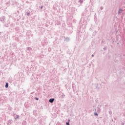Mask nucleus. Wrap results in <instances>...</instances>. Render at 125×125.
I'll use <instances>...</instances> for the list:
<instances>
[{"label":"nucleus","instance_id":"11","mask_svg":"<svg viewBox=\"0 0 125 125\" xmlns=\"http://www.w3.org/2000/svg\"><path fill=\"white\" fill-rule=\"evenodd\" d=\"M79 2L83 3V0H79Z\"/></svg>","mask_w":125,"mask_h":125},{"label":"nucleus","instance_id":"15","mask_svg":"<svg viewBox=\"0 0 125 125\" xmlns=\"http://www.w3.org/2000/svg\"><path fill=\"white\" fill-rule=\"evenodd\" d=\"M35 99V100H37V101L39 100L38 98L36 97Z\"/></svg>","mask_w":125,"mask_h":125},{"label":"nucleus","instance_id":"23","mask_svg":"<svg viewBox=\"0 0 125 125\" xmlns=\"http://www.w3.org/2000/svg\"><path fill=\"white\" fill-rule=\"evenodd\" d=\"M104 49H105V48H104Z\"/></svg>","mask_w":125,"mask_h":125},{"label":"nucleus","instance_id":"4","mask_svg":"<svg viewBox=\"0 0 125 125\" xmlns=\"http://www.w3.org/2000/svg\"><path fill=\"white\" fill-rule=\"evenodd\" d=\"M54 100H55V99L54 98L50 99L49 100V102L50 103H53V102H54Z\"/></svg>","mask_w":125,"mask_h":125},{"label":"nucleus","instance_id":"1","mask_svg":"<svg viewBox=\"0 0 125 125\" xmlns=\"http://www.w3.org/2000/svg\"><path fill=\"white\" fill-rule=\"evenodd\" d=\"M122 12H123V9L119 8L118 12V15H121Z\"/></svg>","mask_w":125,"mask_h":125},{"label":"nucleus","instance_id":"8","mask_svg":"<svg viewBox=\"0 0 125 125\" xmlns=\"http://www.w3.org/2000/svg\"><path fill=\"white\" fill-rule=\"evenodd\" d=\"M14 119H15L16 121L17 120V119H19V115H17L16 117H14Z\"/></svg>","mask_w":125,"mask_h":125},{"label":"nucleus","instance_id":"6","mask_svg":"<svg viewBox=\"0 0 125 125\" xmlns=\"http://www.w3.org/2000/svg\"><path fill=\"white\" fill-rule=\"evenodd\" d=\"M8 86H9L8 83H6V84H5V87L6 88H8Z\"/></svg>","mask_w":125,"mask_h":125},{"label":"nucleus","instance_id":"22","mask_svg":"<svg viewBox=\"0 0 125 125\" xmlns=\"http://www.w3.org/2000/svg\"><path fill=\"white\" fill-rule=\"evenodd\" d=\"M72 88H74V86H72Z\"/></svg>","mask_w":125,"mask_h":125},{"label":"nucleus","instance_id":"14","mask_svg":"<svg viewBox=\"0 0 125 125\" xmlns=\"http://www.w3.org/2000/svg\"><path fill=\"white\" fill-rule=\"evenodd\" d=\"M66 125H70V122H66Z\"/></svg>","mask_w":125,"mask_h":125},{"label":"nucleus","instance_id":"17","mask_svg":"<svg viewBox=\"0 0 125 125\" xmlns=\"http://www.w3.org/2000/svg\"><path fill=\"white\" fill-rule=\"evenodd\" d=\"M92 57H94V54L92 55Z\"/></svg>","mask_w":125,"mask_h":125},{"label":"nucleus","instance_id":"5","mask_svg":"<svg viewBox=\"0 0 125 125\" xmlns=\"http://www.w3.org/2000/svg\"><path fill=\"white\" fill-rule=\"evenodd\" d=\"M4 17H2L0 18V21H1V22H2V21H4Z\"/></svg>","mask_w":125,"mask_h":125},{"label":"nucleus","instance_id":"18","mask_svg":"<svg viewBox=\"0 0 125 125\" xmlns=\"http://www.w3.org/2000/svg\"><path fill=\"white\" fill-rule=\"evenodd\" d=\"M121 125H125V124L124 123L121 124Z\"/></svg>","mask_w":125,"mask_h":125},{"label":"nucleus","instance_id":"3","mask_svg":"<svg viewBox=\"0 0 125 125\" xmlns=\"http://www.w3.org/2000/svg\"><path fill=\"white\" fill-rule=\"evenodd\" d=\"M12 123H13L12 120H10L7 121V125H12Z\"/></svg>","mask_w":125,"mask_h":125},{"label":"nucleus","instance_id":"19","mask_svg":"<svg viewBox=\"0 0 125 125\" xmlns=\"http://www.w3.org/2000/svg\"><path fill=\"white\" fill-rule=\"evenodd\" d=\"M42 7H43L42 6L41 7V8H40L41 9H42Z\"/></svg>","mask_w":125,"mask_h":125},{"label":"nucleus","instance_id":"21","mask_svg":"<svg viewBox=\"0 0 125 125\" xmlns=\"http://www.w3.org/2000/svg\"><path fill=\"white\" fill-rule=\"evenodd\" d=\"M68 122L70 123V119H68Z\"/></svg>","mask_w":125,"mask_h":125},{"label":"nucleus","instance_id":"7","mask_svg":"<svg viewBox=\"0 0 125 125\" xmlns=\"http://www.w3.org/2000/svg\"><path fill=\"white\" fill-rule=\"evenodd\" d=\"M26 15H27V16H30V15H31V13H30L29 12H26Z\"/></svg>","mask_w":125,"mask_h":125},{"label":"nucleus","instance_id":"10","mask_svg":"<svg viewBox=\"0 0 125 125\" xmlns=\"http://www.w3.org/2000/svg\"><path fill=\"white\" fill-rule=\"evenodd\" d=\"M26 49H27V50H31V47H27L26 48Z\"/></svg>","mask_w":125,"mask_h":125},{"label":"nucleus","instance_id":"9","mask_svg":"<svg viewBox=\"0 0 125 125\" xmlns=\"http://www.w3.org/2000/svg\"><path fill=\"white\" fill-rule=\"evenodd\" d=\"M65 95L64 94L62 93V95L61 96V98H64L65 97Z\"/></svg>","mask_w":125,"mask_h":125},{"label":"nucleus","instance_id":"12","mask_svg":"<svg viewBox=\"0 0 125 125\" xmlns=\"http://www.w3.org/2000/svg\"><path fill=\"white\" fill-rule=\"evenodd\" d=\"M94 116H98V113H97V112H95V113H94Z\"/></svg>","mask_w":125,"mask_h":125},{"label":"nucleus","instance_id":"16","mask_svg":"<svg viewBox=\"0 0 125 125\" xmlns=\"http://www.w3.org/2000/svg\"><path fill=\"white\" fill-rule=\"evenodd\" d=\"M100 9H101V10H103V6L101 7H100Z\"/></svg>","mask_w":125,"mask_h":125},{"label":"nucleus","instance_id":"20","mask_svg":"<svg viewBox=\"0 0 125 125\" xmlns=\"http://www.w3.org/2000/svg\"><path fill=\"white\" fill-rule=\"evenodd\" d=\"M124 31L125 32V27L124 28Z\"/></svg>","mask_w":125,"mask_h":125},{"label":"nucleus","instance_id":"2","mask_svg":"<svg viewBox=\"0 0 125 125\" xmlns=\"http://www.w3.org/2000/svg\"><path fill=\"white\" fill-rule=\"evenodd\" d=\"M64 42H69L70 40L69 37H64Z\"/></svg>","mask_w":125,"mask_h":125},{"label":"nucleus","instance_id":"13","mask_svg":"<svg viewBox=\"0 0 125 125\" xmlns=\"http://www.w3.org/2000/svg\"><path fill=\"white\" fill-rule=\"evenodd\" d=\"M109 115H111L112 114V111L111 110H109Z\"/></svg>","mask_w":125,"mask_h":125}]
</instances>
